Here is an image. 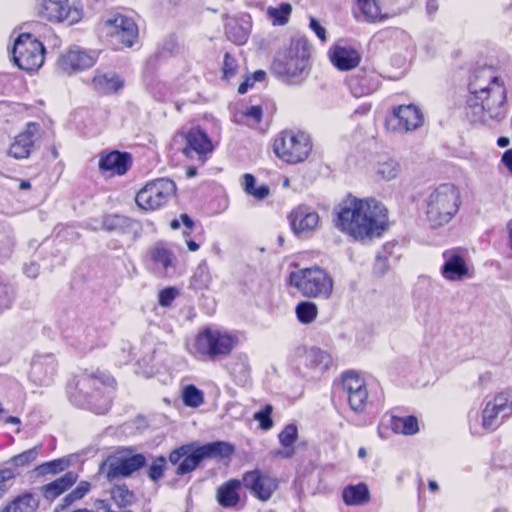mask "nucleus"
I'll list each match as a JSON object with an SVG mask.
<instances>
[{"mask_svg": "<svg viewBox=\"0 0 512 512\" xmlns=\"http://www.w3.org/2000/svg\"><path fill=\"white\" fill-rule=\"evenodd\" d=\"M336 227L355 240H372L388 229V210L375 199L348 196L337 208Z\"/></svg>", "mask_w": 512, "mask_h": 512, "instance_id": "1", "label": "nucleus"}, {"mask_svg": "<svg viewBox=\"0 0 512 512\" xmlns=\"http://www.w3.org/2000/svg\"><path fill=\"white\" fill-rule=\"evenodd\" d=\"M113 382L104 373L83 372L69 385V399L74 405L90 409L96 414H105L110 408Z\"/></svg>", "mask_w": 512, "mask_h": 512, "instance_id": "2", "label": "nucleus"}, {"mask_svg": "<svg viewBox=\"0 0 512 512\" xmlns=\"http://www.w3.org/2000/svg\"><path fill=\"white\" fill-rule=\"evenodd\" d=\"M311 45L303 35L292 37L290 44L278 53L272 64L273 72L282 78L297 82L308 74Z\"/></svg>", "mask_w": 512, "mask_h": 512, "instance_id": "3", "label": "nucleus"}, {"mask_svg": "<svg viewBox=\"0 0 512 512\" xmlns=\"http://www.w3.org/2000/svg\"><path fill=\"white\" fill-rule=\"evenodd\" d=\"M462 204L460 190L452 183H443L426 197V217L434 228L448 224Z\"/></svg>", "mask_w": 512, "mask_h": 512, "instance_id": "4", "label": "nucleus"}, {"mask_svg": "<svg viewBox=\"0 0 512 512\" xmlns=\"http://www.w3.org/2000/svg\"><path fill=\"white\" fill-rule=\"evenodd\" d=\"M470 96L467 103H472L475 113H482L483 107L480 106L479 100H487L489 95L493 98V105L489 110L493 113L497 112L500 103L506 101V89L502 80L495 74L490 67H484L476 70L469 83Z\"/></svg>", "mask_w": 512, "mask_h": 512, "instance_id": "5", "label": "nucleus"}, {"mask_svg": "<svg viewBox=\"0 0 512 512\" xmlns=\"http://www.w3.org/2000/svg\"><path fill=\"white\" fill-rule=\"evenodd\" d=\"M239 339L230 332L205 328L188 345V351L198 358L217 360L228 356L237 347Z\"/></svg>", "mask_w": 512, "mask_h": 512, "instance_id": "6", "label": "nucleus"}, {"mask_svg": "<svg viewBox=\"0 0 512 512\" xmlns=\"http://www.w3.org/2000/svg\"><path fill=\"white\" fill-rule=\"evenodd\" d=\"M274 153L289 164L306 160L312 150L310 136L302 131L286 130L279 133L273 143Z\"/></svg>", "mask_w": 512, "mask_h": 512, "instance_id": "7", "label": "nucleus"}, {"mask_svg": "<svg viewBox=\"0 0 512 512\" xmlns=\"http://www.w3.org/2000/svg\"><path fill=\"white\" fill-rule=\"evenodd\" d=\"M12 55L20 69L36 72L44 63L45 47L30 33H22L14 40Z\"/></svg>", "mask_w": 512, "mask_h": 512, "instance_id": "8", "label": "nucleus"}, {"mask_svg": "<svg viewBox=\"0 0 512 512\" xmlns=\"http://www.w3.org/2000/svg\"><path fill=\"white\" fill-rule=\"evenodd\" d=\"M146 464L143 454H132V450L125 448L107 457L99 467V472L109 481L130 476Z\"/></svg>", "mask_w": 512, "mask_h": 512, "instance_id": "9", "label": "nucleus"}, {"mask_svg": "<svg viewBox=\"0 0 512 512\" xmlns=\"http://www.w3.org/2000/svg\"><path fill=\"white\" fill-rule=\"evenodd\" d=\"M176 185L168 178H158L148 182L137 194V205L146 211L161 208L175 195Z\"/></svg>", "mask_w": 512, "mask_h": 512, "instance_id": "10", "label": "nucleus"}, {"mask_svg": "<svg viewBox=\"0 0 512 512\" xmlns=\"http://www.w3.org/2000/svg\"><path fill=\"white\" fill-rule=\"evenodd\" d=\"M104 30L110 41L116 45L131 47L138 37V27L134 20L125 15H115L104 23Z\"/></svg>", "mask_w": 512, "mask_h": 512, "instance_id": "11", "label": "nucleus"}, {"mask_svg": "<svg viewBox=\"0 0 512 512\" xmlns=\"http://www.w3.org/2000/svg\"><path fill=\"white\" fill-rule=\"evenodd\" d=\"M341 385L347 394L351 410L362 413L368 404V390L364 378L356 371H346L342 374Z\"/></svg>", "mask_w": 512, "mask_h": 512, "instance_id": "12", "label": "nucleus"}, {"mask_svg": "<svg viewBox=\"0 0 512 512\" xmlns=\"http://www.w3.org/2000/svg\"><path fill=\"white\" fill-rule=\"evenodd\" d=\"M38 14L48 21H66L69 24L77 23L82 18V10L71 7L68 0H41Z\"/></svg>", "mask_w": 512, "mask_h": 512, "instance_id": "13", "label": "nucleus"}, {"mask_svg": "<svg viewBox=\"0 0 512 512\" xmlns=\"http://www.w3.org/2000/svg\"><path fill=\"white\" fill-rule=\"evenodd\" d=\"M424 121L421 110L415 105H401L393 109L387 127L393 131L409 132L418 129Z\"/></svg>", "mask_w": 512, "mask_h": 512, "instance_id": "14", "label": "nucleus"}, {"mask_svg": "<svg viewBox=\"0 0 512 512\" xmlns=\"http://www.w3.org/2000/svg\"><path fill=\"white\" fill-rule=\"evenodd\" d=\"M241 482L253 496L261 501L269 500L278 488L276 478L258 469L244 473Z\"/></svg>", "mask_w": 512, "mask_h": 512, "instance_id": "15", "label": "nucleus"}, {"mask_svg": "<svg viewBox=\"0 0 512 512\" xmlns=\"http://www.w3.org/2000/svg\"><path fill=\"white\" fill-rule=\"evenodd\" d=\"M58 371V362L51 353H40L33 357L29 378L38 386L51 385Z\"/></svg>", "mask_w": 512, "mask_h": 512, "instance_id": "16", "label": "nucleus"}, {"mask_svg": "<svg viewBox=\"0 0 512 512\" xmlns=\"http://www.w3.org/2000/svg\"><path fill=\"white\" fill-rule=\"evenodd\" d=\"M186 146L182 149L183 154L190 159H197L202 164L213 152L214 145L206 132L199 127L190 129L184 136Z\"/></svg>", "mask_w": 512, "mask_h": 512, "instance_id": "17", "label": "nucleus"}, {"mask_svg": "<svg viewBox=\"0 0 512 512\" xmlns=\"http://www.w3.org/2000/svg\"><path fill=\"white\" fill-rule=\"evenodd\" d=\"M98 58L96 51H86L79 47H72L58 59L59 68L68 73H74L92 67Z\"/></svg>", "mask_w": 512, "mask_h": 512, "instance_id": "18", "label": "nucleus"}, {"mask_svg": "<svg viewBox=\"0 0 512 512\" xmlns=\"http://www.w3.org/2000/svg\"><path fill=\"white\" fill-rule=\"evenodd\" d=\"M319 220L318 213L307 205L297 206L288 215L291 230L298 237H306L315 230Z\"/></svg>", "mask_w": 512, "mask_h": 512, "instance_id": "19", "label": "nucleus"}, {"mask_svg": "<svg viewBox=\"0 0 512 512\" xmlns=\"http://www.w3.org/2000/svg\"><path fill=\"white\" fill-rule=\"evenodd\" d=\"M290 285L305 297H316L320 293V270L317 267L292 272Z\"/></svg>", "mask_w": 512, "mask_h": 512, "instance_id": "20", "label": "nucleus"}, {"mask_svg": "<svg viewBox=\"0 0 512 512\" xmlns=\"http://www.w3.org/2000/svg\"><path fill=\"white\" fill-rule=\"evenodd\" d=\"M39 132V125L34 122H29L25 130L19 133L10 145L9 155L15 159L27 158L40 136Z\"/></svg>", "mask_w": 512, "mask_h": 512, "instance_id": "21", "label": "nucleus"}, {"mask_svg": "<svg viewBox=\"0 0 512 512\" xmlns=\"http://www.w3.org/2000/svg\"><path fill=\"white\" fill-rule=\"evenodd\" d=\"M442 276L448 281H459L468 276L469 266L459 249L443 252Z\"/></svg>", "mask_w": 512, "mask_h": 512, "instance_id": "22", "label": "nucleus"}, {"mask_svg": "<svg viewBox=\"0 0 512 512\" xmlns=\"http://www.w3.org/2000/svg\"><path fill=\"white\" fill-rule=\"evenodd\" d=\"M130 164V155L125 152L111 151L99 155L98 167L103 173L123 175L129 169Z\"/></svg>", "mask_w": 512, "mask_h": 512, "instance_id": "23", "label": "nucleus"}, {"mask_svg": "<svg viewBox=\"0 0 512 512\" xmlns=\"http://www.w3.org/2000/svg\"><path fill=\"white\" fill-rule=\"evenodd\" d=\"M329 57L332 64L339 70H351L360 63L361 56L357 50L350 46L336 44L329 51Z\"/></svg>", "mask_w": 512, "mask_h": 512, "instance_id": "24", "label": "nucleus"}, {"mask_svg": "<svg viewBox=\"0 0 512 512\" xmlns=\"http://www.w3.org/2000/svg\"><path fill=\"white\" fill-rule=\"evenodd\" d=\"M230 376L239 386H246L250 382L251 368L248 356L244 353L237 354L227 365Z\"/></svg>", "mask_w": 512, "mask_h": 512, "instance_id": "25", "label": "nucleus"}, {"mask_svg": "<svg viewBox=\"0 0 512 512\" xmlns=\"http://www.w3.org/2000/svg\"><path fill=\"white\" fill-rule=\"evenodd\" d=\"M242 485L241 480L230 479L217 488L216 500L223 508H235L239 501L240 495L238 490Z\"/></svg>", "mask_w": 512, "mask_h": 512, "instance_id": "26", "label": "nucleus"}, {"mask_svg": "<svg viewBox=\"0 0 512 512\" xmlns=\"http://www.w3.org/2000/svg\"><path fill=\"white\" fill-rule=\"evenodd\" d=\"M78 479L75 472H67L62 477L44 485L41 488L44 498L48 501H53L70 487H72Z\"/></svg>", "mask_w": 512, "mask_h": 512, "instance_id": "27", "label": "nucleus"}, {"mask_svg": "<svg viewBox=\"0 0 512 512\" xmlns=\"http://www.w3.org/2000/svg\"><path fill=\"white\" fill-rule=\"evenodd\" d=\"M93 88L102 94L117 92L123 86V81L114 72L96 71L92 79Z\"/></svg>", "mask_w": 512, "mask_h": 512, "instance_id": "28", "label": "nucleus"}, {"mask_svg": "<svg viewBox=\"0 0 512 512\" xmlns=\"http://www.w3.org/2000/svg\"><path fill=\"white\" fill-rule=\"evenodd\" d=\"M479 102L480 106L483 107L481 111L482 113H480L479 115L475 113V108L472 105V103H467L466 114L472 122L486 123L490 119H500L504 116V103L499 104L496 113H493L489 110L491 104L493 105V98L491 95H489L487 100H479Z\"/></svg>", "mask_w": 512, "mask_h": 512, "instance_id": "29", "label": "nucleus"}, {"mask_svg": "<svg viewBox=\"0 0 512 512\" xmlns=\"http://www.w3.org/2000/svg\"><path fill=\"white\" fill-rule=\"evenodd\" d=\"M39 501L31 493H23L0 507V512H36Z\"/></svg>", "mask_w": 512, "mask_h": 512, "instance_id": "30", "label": "nucleus"}, {"mask_svg": "<svg viewBox=\"0 0 512 512\" xmlns=\"http://www.w3.org/2000/svg\"><path fill=\"white\" fill-rule=\"evenodd\" d=\"M298 437V428L294 424H288L280 432L278 438L282 445V449L275 451V456L280 458H290L294 455L295 449L293 447Z\"/></svg>", "mask_w": 512, "mask_h": 512, "instance_id": "31", "label": "nucleus"}, {"mask_svg": "<svg viewBox=\"0 0 512 512\" xmlns=\"http://www.w3.org/2000/svg\"><path fill=\"white\" fill-rule=\"evenodd\" d=\"M250 33V23L248 20L230 19L226 24V35L234 43L244 44Z\"/></svg>", "mask_w": 512, "mask_h": 512, "instance_id": "32", "label": "nucleus"}, {"mask_svg": "<svg viewBox=\"0 0 512 512\" xmlns=\"http://www.w3.org/2000/svg\"><path fill=\"white\" fill-rule=\"evenodd\" d=\"M347 82L352 95L357 98L368 95L376 89L371 77L365 72L350 76Z\"/></svg>", "mask_w": 512, "mask_h": 512, "instance_id": "33", "label": "nucleus"}, {"mask_svg": "<svg viewBox=\"0 0 512 512\" xmlns=\"http://www.w3.org/2000/svg\"><path fill=\"white\" fill-rule=\"evenodd\" d=\"M356 17H362L368 22H376L386 18L381 14V9L376 0H357Z\"/></svg>", "mask_w": 512, "mask_h": 512, "instance_id": "34", "label": "nucleus"}, {"mask_svg": "<svg viewBox=\"0 0 512 512\" xmlns=\"http://www.w3.org/2000/svg\"><path fill=\"white\" fill-rule=\"evenodd\" d=\"M343 500L347 505H362L369 500L368 487L363 484L350 485L343 490Z\"/></svg>", "mask_w": 512, "mask_h": 512, "instance_id": "35", "label": "nucleus"}, {"mask_svg": "<svg viewBox=\"0 0 512 512\" xmlns=\"http://www.w3.org/2000/svg\"><path fill=\"white\" fill-rule=\"evenodd\" d=\"M200 455L205 458H224L233 453V447L227 442L217 441L198 447Z\"/></svg>", "mask_w": 512, "mask_h": 512, "instance_id": "36", "label": "nucleus"}, {"mask_svg": "<svg viewBox=\"0 0 512 512\" xmlns=\"http://www.w3.org/2000/svg\"><path fill=\"white\" fill-rule=\"evenodd\" d=\"M255 184L256 179L252 174L246 173L243 175L242 188L245 193L259 201L266 199L270 195V188L265 184L256 187Z\"/></svg>", "mask_w": 512, "mask_h": 512, "instance_id": "37", "label": "nucleus"}, {"mask_svg": "<svg viewBox=\"0 0 512 512\" xmlns=\"http://www.w3.org/2000/svg\"><path fill=\"white\" fill-rule=\"evenodd\" d=\"M212 283V274L208 267L207 261L202 260L195 269L191 278V285L198 290L209 289Z\"/></svg>", "mask_w": 512, "mask_h": 512, "instance_id": "38", "label": "nucleus"}, {"mask_svg": "<svg viewBox=\"0 0 512 512\" xmlns=\"http://www.w3.org/2000/svg\"><path fill=\"white\" fill-rule=\"evenodd\" d=\"M391 426L394 432L414 435L419 431L418 420L414 416L393 417Z\"/></svg>", "mask_w": 512, "mask_h": 512, "instance_id": "39", "label": "nucleus"}, {"mask_svg": "<svg viewBox=\"0 0 512 512\" xmlns=\"http://www.w3.org/2000/svg\"><path fill=\"white\" fill-rule=\"evenodd\" d=\"M494 408L501 414V419L512 415V390H505L498 393L492 401Z\"/></svg>", "mask_w": 512, "mask_h": 512, "instance_id": "40", "label": "nucleus"}, {"mask_svg": "<svg viewBox=\"0 0 512 512\" xmlns=\"http://www.w3.org/2000/svg\"><path fill=\"white\" fill-rule=\"evenodd\" d=\"M401 172V166L394 159L379 161L376 166V174L385 181H390L398 177Z\"/></svg>", "mask_w": 512, "mask_h": 512, "instance_id": "41", "label": "nucleus"}, {"mask_svg": "<svg viewBox=\"0 0 512 512\" xmlns=\"http://www.w3.org/2000/svg\"><path fill=\"white\" fill-rule=\"evenodd\" d=\"M70 464V459L63 457L38 465L34 469V472L39 476H44L47 474H57L68 468Z\"/></svg>", "mask_w": 512, "mask_h": 512, "instance_id": "42", "label": "nucleus"}, {"mask_svg": "<svg viewBox=\"0 0 512 512\" xmlns=\"http://www.w3.org/2000/svg\"><path fill=\"white\" fill-rule=\"evenodd\" d=\"M292 12V6L289 3H281L277 7H269L267 15L275 26H282L288 23Z\"/></svg>", "mask_w": 512, "mask_h": 512, "instance_id": "43", "label": "nucleus"}, {"mask_svg": "<svg viewBox=\"0 0 512 512\" xmlns=\"http://www.w3.org/2000/svg\"><path fill=\"white\" fill-rule=\"evenodd\" d=\"M182 401L185 406L197 408L204 403V393L195 385H186L182 390Z\"/></svg>", "mask_w": 512, "mask_h": 512, "instance_id": "44", "label": "nucleus"}, {"mask_svg": "<svg viewBox=\"0 0 512 512\" xmlns=\"http://www.w3.org/2000/svg\"><path fill=\"white\" fill-rule=\"evenodd\" d=\"M297 319L302 324H309L316 319L318 307L316 304L308 301L300 302L295 309Z\"/></svg>", "mask_w": 512, "mask_h": 512, "instance_id": "45", "label": "nucleus"}, {"mask_svg": "<svg viewBox=\"0 0 512 512\" xmlns=\"http://www.w3.org/2000/svg\"><path fill=\"white\" fill-rule=\"evenodd\" d=\"M501 414L494 408L492 403L487 402L482 412V426L487 430H495L502 422Z\"/></svg>", "mask_w": 512, "mask_h": 512, "instance_id": "46", "label": "nucleus"}, {"mask_svg": "<svg viewBox=\"0 0 512 512\" xmlns=\"http://www.w3.org/2000/svg\"><path fill=\"white\" fill-rule=\"evenodd\" d=\"M151 258L155 265L162 270H166L173 264V254L171 251L161 245H157L151 252Z\"/></svg>", "mask_w": 512, "mask_h": 512, "instance_id": "47", "label": "nucleus"}, {"mask_svg": "<svg viewBox=\"0 0 512 512\" xmlns=\"http://www.w3.org/2000/svg\"><path fill=\"white\" fill-rule=\"evenodd\" d=\"M203 460L198 448L191 449V452L184 456L183 460L179 463L177 474L184 475L194 470L198 464Z\"/></svg>", "mask_w": 512, "mask_h": 512, "instance_id": "48", "label": "nucleus"}, {"mask_svg": "<svg viewBox=\"0 0 512 512\" xmlns=\"http://www.w3.org/2000/svg\"><path fill=\"white\" fill-rule=\"evenodd\" d=\"M39 455V448L33 447L31 449H28L18 455H15L9 460V463H11L15 467H24L31 464L33 461L37 459Z\"/></svg>", "mask_w": 512, "mask_h": 512, "instance_id": "49", "label": "nucleus"}, {"mask_svg": "<svg viewBox=\"0 0 512 512\" xmlns=\"http://www.w3.org/2000/svg\"><path fill=\"white\" fill-rule=\"evenodd\" d=\"M91 485L87 481H81L74 490L65 496L64 502L66 505H70L73 502L82 499L90 490Z\"/></svg>", "mask_w": 512, "mask_h": 512, "instance_id": "50", "label": "nucleus"}, {"mask_svg": "<svg viewBox=\"0 0 512 512\" xmlns=\"http://www.w3.org/2000/svg\"><path fill=\"white\" fill-rule=\"evenodd\" d=\"M166 466V459L163 456L157 457L148 469V476L153 481H158L163 477Z\"/></svg>", "mask_w": 512, "mask_h": 512, "instance_id": "51", "label": "nucleus"}, {"mask_svg": "<svg viewBox=\"0 0 512 512\" xmlns=\"http://www.w3.org/2000/svg\"><path fill=\"white\" fill-rule=\"evenodd\" d=\"M272 406L266 405L263 409L256 412L254 415L255 420L259 422L260 427L263 430H269L273 426V421L271 419Z\"/></svg>", "mask_w": 512, "mask_h": 512, "instance_id": "52", "label": "nucleus"}, {"mask_svg": "<svg viewBox=\"0 0 512 512\" xmlns=\"http://www.w3.org/2000/svg\"><path fill=\"white\" fill-rule=\"evenodd\" d=\"M301 356L304 358L306 365L316 367L319 364L320 349L316 346H304Z\"/></svg>", "mask_w": 512, "mask_h": 512, "instance_id": "53", "label": "nucleus"}, {"mask_svg": "<svg viewBox=\"0 0 512 512\" xmlns=\"http://www.w3.org/2000/svg\"><path fill=\"white\" fill-rule=\"evenodd\" d=\"M16 476L14 469L9 467L0 468V498L9 489V482L12 481Z\"/></svg>", "mask_w": 512, "mask_h": 512, "instance_id": "54", "label": "nucleus"}, {"mask_svg": "<svg viewBox=\"0 0 512 512\" xmlns=\"http://www.w3.org/2000/svg\"><path fill=\"white\" fill-rule=\"evenodd\" d=\"M126 223V218L119 215H109L103 219V227L108 231H114L122 228Z\"/></svg>", "mask_w": 512, "mask_h": 512, "instance_id": "55", "label": "nucleus"}, {"mask_svg": "<svg viewBox=\"0 0 512 512\" xmlns=\"http://www.w3.org/2000/svg\"><path fill=\"white\" fill-rule=\"evenodd\" d=\"M13 300V291L7 285H0V313L10 308Z\"/></svg>", "mask_w": 512, "mask_h": 512, "instance_id": "56", "label": "nucleus"}, {"mask_svg": "<svg viewBox=\"0 0 512 512\" xmlns=\"http://www.w3.org/2000/svg\"><path fill=\"white\" fill-rule=\"evenodd\" d=\"M262 114H263V111H262L261 106H259V105H253V106L247 108L243 112V116H245L246 118H248L250 120V122H249L250 125L258 124L262 119Z\"/></svg>", "mask_w": 512, "mask_h": 512, "instance_id": "57", "label": "nucleus"}, {"mask_svg": "<svg viewBox=\"0 0 512 512\" xmlns=\"http://www.w3.org/2000/svg\"><path fill=\"white\" fill-rule=\"evenodd\" d=\"M177 295V290L173 287H168L160 291L158 296L159 304L163 307H168Z\"/></svg>", "mask_w": 512, "mask_h": 512, "instance_id": "58", "label": "nucleus"}, {"mask_svg": "<svg viewBox=\"0 0 512 512\" xmlns=\"http://www.w3.org/2000/svg\"><path fill=\"white\" fill-rule=\"evenodd\" d=\"M237 69L236 60L228 53L225 54L223 62V74L224 78L229 79L235 75Z\"/></svg>", "mask_w": 512, "mask_h": 512, "instance_id": "59", "label": "nucleus"}, {"mask_svg": "<svg viewBox=\"0 0 512 512\" xmlns=\"http://www.w3.org/2000/svg\"><path fill=\"white\" fill-rule=\"evenodd\" d=\"M191 452V446L190 445H184L181 446L178 449L173 450L169 455V460L172 464H177L180 462L182 458H184L185 455Z\"/></svg>", "mask_w": 512, "mask_h": 512, "instance_id": "60", "label": "nucleus"}, {"mask_svg": "<svg viewBox=\"0 0 512 512\" xmlns=\"http://www.w3.org/2000/svg\"><path fill=\"white\" fill-rule=\"evenodd\" d=\"M389 269L388 260L386 257L377 255L373 267V271L378 276H383Z\"/></svg>", "mask_w": 512, "mask_h": 512, "instance_id": "61", "label": "nucleus"}, {"mask_svg": "<svg viewBox=\"0 0 512 512\" xmlns=\"http://www.w3.org/2000/svg\"><path fill=\"white\" fill-rule=\"evenodd\" d=\"M333 289V281L327 275H322V296L328 297Z\"/></svg>", "mask_w": 512, "mask_h": 512, "instance_id": "62", "label": "nucleus"}, {"mask_svg": "<svg viewBox=\"0 0 512 512\" xmlns=\"http://www.w3.org/2000/svg\"><path fill=\"white\" fill-rule=\"evenodd\" d=\"M501 161L512 174V148L504 152Z\"/></svg>", "mask_w": 512, "mask_h": 512, "instance_id": "63", "label": "nucleus"}, {"mask_svg": "<svg viewBox=\"0 0 512 512\" xmlns=\"http://www.w3.org/2000/svg\"><path fill=\"white\" fill-rule=\"evenodd\" d=\"M25 274L30 278H35L38 275L39 267L36 264L26 265L24 268Z\"/></svg>", "mask_w": 512, "mask_h": 512, "instance_id": "64", "label": "nucleus"}]
</instances>
